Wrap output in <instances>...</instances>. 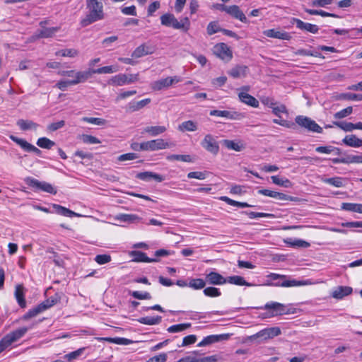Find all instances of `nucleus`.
Returning <instances> with one entry per match:
<instances>
[{"mask_svg": "<svg viewBox=\"0 0 362 362\" xmlns=\"http://www.w3.org/2000/svg\"><path fill=\"white\" fill-rule=\"evenodd\" d=\"M88 13L81 21V25L86 27L95 22L103 20L105 18V13L103 10V4L100 0H86Z\"/></svg>", "mask_w": 362, "mask_h": 362, "instance_id": "obj_1", "label": "nucleus"}, {"mask_svg": "<svg viewBox=\"0 0 362 362\" xmlns=\"http://www.w3.org/2000/svg\"><path fill=\"white\" fill-rule=\"evenodd\" d=\"M160 22L163 25L172 27L174 29L181 30L187 32L190 28V21L187 17L182 18L180 21L171 13H165L161 16Z\"/></svg>", "mask_w": 362, "mask_h": 362, "instance_id": "obj_2", "label": "nucleus"}, {"mask_svg": "<svg viewBox=\"0 0 362 362\" xmlns=\"http://www.w3.org/2000/svg\"><path fill=\"white\" fill-rule=\"evenodd\" d=\"M28 330V329L27 327H21L4 336L0 340V353L9 347L13 342L21 338Z\"/></svg>", "mask_w": 362, "mask_h": 362, "instance_id": "obj_3", "label": "nucleus"}, {"mask_svg": "<svg viewBox=\"0 0 362 362\" xmlns=\"http://www.w3.org/2000/svg\"><path fill=\"white\" fill-rule=\"evenodd\" d=\"M296 124H298L299 128L305 129L308 132H322V128L315 121L306 116L299 115L296 117Z\"/></svg>", "mask_w": 362, "mask_h": 362, "instance_id": "obj_4", "label": "nucleus"}, {"mask_svg": "<svg viewBox=\"0 0 362 362\" xmlns=\"http://www.w3.org/2000/svg\"><path fill=\"white\" fill-rule=\"evenodd\" d=\"M281 334V329L277 327H269L260 330L257 333L251 335L248 337V340L255 341L258 340V342L260 343L263 341L272 339L274 337H276Z\"/></svg>", "mask_w": 362, "mask_h": 362, "instance_id": "obj_5", "label": "nucleus"}, {"mask_svg": "<svg viewBox=\"0 0 362 362\" xmlns=\"http://www.w3.org/2000/svg\"><path fill=\"white\" fill-rule=\"evenodd\" d=\"M25 181L28 186L33 188L40 189L52 194H55L57 193V190L48 182H40L33 177H27Z\"/></svg>", "mask_w": 362, "mask_h": 362, "instance_id": "obj_6", "label": "nucleus"}, {"mask_svg": "<svg viewBox=\"0 0 362 362\" xmlns=\"http://www.w3.org/2000/svg\"><path fill=\"white\" fill-rule=\"evenodd\" d=\"M175 144L165 141L162 139H153L145 141L146 151H158L174 146Z\"/></svg>", "mask_w": 362, "mask_h": 362, "instance_id": "obj_7", "label": "nucleus"}, {"mask_svg": "<svg viewBox=\"0 0 362 362\" xmlns=\"http://www.w3.org/2000/svg\"><path fill=\"white\" fill-rule=\"evenodd\" d=\"M202 146L208 152L216 155L219 151V146L211 134H206L201 142Z\"/></svg>", "mask_w": 362, "mask_h": 362, "instance_id": "obj_8", "label": "nucleus"}, {"mask_svg": "<svg viewBox=\"0 0 362 362\" xmlns=\"http://www.w3.org/2000/svg\"><path fill=\"white\" fill-rule=\"evenodd\" d=\"M139 80L138 74H118L113 76L110 81V83L116 86H123L137 81Z\"/></svg>", "mask_w": 362, "mask_h": 362, "instance_id": "obj_9", "label": "nucleus"}, {"mask_svg": "<svg viewBox=\"0 0 362 362\" xmlns=\"http://www.w3.org/2000/svg\"><path fill=\"white\" fill-rule=\"evenodd\" d=\"M209 114L211 116L221 117L233 120H240L245 117V113L228 110H211Z\"/></svg>", "mask_w": 362, "mask_h": 362, "instance_id": "obj_10", "label": "nucleus"}, {"mask_svg": "<svg viewBox=\"0 0 362 362\" xmlns=\"http://www.w3.org/2000/svg\"><path fill=\"white\" fill-rule=\"evenodd\" d=\"M214 53L221 59L228 62L233 57V54L228 46L225 43H219L214 47Z\"/></svg>", "mask_w": 362, "mask_h": 362, "instance_id": "obj_11", "label": "nucleus"}, {"mask_svg": "<svg viewBox=\"0 0 362 362\" xmlns=\"http://www.w3.org/2000/svg\"><path fill=\"white\" fill-rule=\"evenodd\" d=\"M249 90V86H243L241 88L242 91L238 93L239 99L242 103L246 105L253 107H257L259 106V102L255 97L247 93Z\"/></svg>", "mask_w": 362, "mask_h": 362, "instance_id": "obj_12", "label": "nucleus"}, {"mask_svg": "<svg viewBox=\"0 0 362 362\" xmlns=\"http://www.w3.org/2000/svg\"><path fill=\"white\" fill-rule=\"evenodd\" d=\"M199 354L198 351L192 352L189 355L180 358L177 362H216L217 358L216 356H206L203 358L197 357Z\"/></svg>", "mask_w": 362, "mask_h": 362, "instance_id": "obj_13", "label": "nucleus"}, {"mask_svg": "<svg viewBox=\"0 0 362 362\" xmlns=\"http://www.w3.org/2000/svg\"><path fill=\"white\" fill-rule=\"evenodd\" d=\"M9 138L13 141H14L18 145H19L24 151H25L27 152H33L39 156H41L42 151L39 148H37V147L33 146V144L26 141L25 140H24L23 139L18 138L13 135H10Z\"/></svg>", "mask_w": 362, "mask_h": 362, "instance_id": "obj_14", "label": "nucleus"}, {"mask_svg": "<svg viewBox=\"0 0 362 362\" xmlns=\"http://www.w3.org/2000/svg\"><path fill=\"white\" fill-rule=\"evenodd\" d=\"M179 81H180V78L177 76L167 77L153 82L152 83V88L156 90H160L163 88H168L174 83H178Z\"/></svg>", "mask_w": 362, "mask_h": 362, "instance_id": "obj_15", "label": "nucleus"}, {"mask_svg": "<svg viewBox=\"0 0 362 362\" xmlns=\"http://www.w3.org/2000/svg\"><path fill=\"white\" fill-rule=\"evenodd\" d=\"M226 278L216 272H211L206 275V282L209 284L223 285L226 284Z\"/></svg>", "mask_w": 362, "mask_h": 362, "instance_id": "obj_16", "label": "nucleus"}, {"mask_svg": "<svg viewBox=\"0 0 362 362\" xmlns=\"http://www.w3.org/2000/svg\"><path fill=\"white\" fill-rule=\"evenodd\" d=\"M153 52L154 47L153 46L142 44L134 49L132 54V57L134 58H140L148 54H151Z\"/></svg>", "mask_w": 362, "mask_h": 362, "instance_id": "obj_17", "label": "nucleus"}, {"mask_svg": "<svg viewBox=\"0 0 362 362\" xmlns=\"http://www.w3.org/2000/svg\"><path fill=\"white\" fill-rule=\"evenodd\" d=\"M228 334H213L209 335L203 339L202 341L198 344V346H204L206 345H209L222 340H226L228 339Z\"/></svg>", "mask_w": 362, "mask_h": 362, "instance_id": "obj_18", "label": "nucleus"}, {"mask_svg": "<svg viewBox=\"0 0 362 362\" xmlns=\"http://www.w3.org/2000/svg\"><path fill=\"white\" fill-rule=\"evenodd\" d=\"M83 75V74H78L77 79L59 81L56 83L55 86L61 90L64 91L70 86H74L82 83V81L84 80L85 76Z\"/></svg>", "mask_w": 362, "mask_h": 362, "instance_id": "obj_19", "label": "nucleus"}, {"mask_svg": "<svg viewBox=\"0 0 362 362\" xmlns=\"http://www.w3.org/2000/svg\"><path fill=\"white\" fill-rule=\"evenodd\" d=\"M130 256L133 257V261L136 262H157L159 261L157 258L148 257L146 253L139 250L132 251Z\"/></svg>", "mask_w": 362, "mask_h": 362, "instance_id": "obj_20", "label": "nucleus"}, {"mask_svg": "<svg viewBox=\"0 0 362 362\" xmlns=\"http://www.w3.org/2000/svg\"><path fill=\"white\" fill-rule=\"evenodd\" d=\"M226 13L243 23H247V19L238 6L233 5L227 8Z\"/></svg>", "mask_w": 362, "mask_h": 362, "instance_id": "obj_21", "label": "nucleus"}, {"mask_svg": "<svg viewBox=\"0 0 362 362\" xmlns=\"http://www.w3.org/2000/svg\"><path fill=\"white\" fill-rule=\"evenodd\" d=\"M59 30V27L43 28L40 30H37L33 37L37 39L52 37Z\"/></svg>", "mask_w": 362, "mask_h": 362, "instance_id": "obj_22", "label": "nucleus"}, {"mask_svg": "<svg viewBox=\"0 0 362 362\" xmlns=\"http://www.w3.org/2000/svg\"><path fill=\"white\" fill-rule=\"evenodd\" d=\"M136 177V178L144 181H149L151 179H153L158 182H161L164 180V177L163 175L149 171L139 173Z\"/></svg>", "mask_w": 362, "mask_h": 362, "instance_id": "obj_23", "label": "nucleus"}, {"mask_svg": "<svg viewBox=\"0 0 362 362\" xmlns=\"http://www.w3.org/2000/svg\"><path fill=\"white\" fill-rule=\"evenodd\" d=\"M258 193L260 194L267 196V197H269L272 198H274L276 199H279V200H288V199L291 200L292 199L291 198H290L288 195H286L285 194L272 191V190H269V189H259L258 191Z\"/></svg>", "mask_w": 362, "mask_h": 362, "instance_id": "obj_24", "label": "nucleus"}, {"mask_svg": "<svg viewBox=\"0 0 362 362\" xmlns=\"http://www.w3.org/2000/svg\"><path fill=\"white\" fill-rule=\"evenodd\" d=\"M151 103L150 98H146L144 100H141L140 101H132L128 103L127 105V110L130 112H134L136 111H138L141 110V108L144 107L146 105L149 104Z\"/></svg>", "mask_w": 362, "mask_h": 362, "instance_id": "obj_25", "label": "nucleus"}, {"mask_svg": "<svg viewBox=\"0 0 362 362\" xmlns=\"http://www.w3.org/2000/svg\"><path fill=\"white\" fill-rule=\"evenodd\" d=\"M296 25L299 29L313 34L317 33L319 30V27L317 25L305 23L297 18H296Z\"/></svg>", "mask_w": 362, "mask_h": 362, "instance_id": "obj_26", "label": "nucleus"}, {"mask_svg": "<svg viewBox=\"0 0 362 362\" xmlns=\"http://www.w3.org/2000/svg\"><path fill=\"white\" fill-rule=\"evenodd\" d=\"M223 146L230 150H233L235 151H241L245 148V146L242 141H235L233 140L224 139L222 141Z\"/></svg>", "mask_w": 362, "mask_h": 362, "instance_id": "obj_27", "label": "nucleus"}, {"mask_svg": "<svg viewBox=\"0 0 362 362\" xmlns=\"http://www.w3.org/2000/svg\"><path fill=\"white\" fill-rule=\"evenodd\" d=\"M263 34L268 37L276 39L287 40L290 37L288 33L286 32H281L275 29H269L263 32Z\"/></svg>", "mask_w": 362, "mask_h": 362, "instance_id": "obj_28", "label": "nucleus"}, {"mask_svg": "<svg viewBox=\"0 0 362 362\" xmlns=\"http://www.w3.org/2000/svg\"><path fill=\"white\" fill-rule=\"evenodd\" d=\"M61 75L68 77H71L73 79H77L78 74H83L84 80L82 81V83H84L86 81L88 78H90V71L89 69L88 70L83 71H76L74 70H69V71H63L60 73Z\"/></svg>", "mask_w": 362, "mask_h": 362, "instance_id": "obj_29", "label": "nucleus"}, {"mask_svg": "<svg viewBox=\"0 0 362 362\" xmlns=\"http://www.w3.org/2000/svg\"><path fill=\"white\" fill-rule=\"evenodd\" d=\"M343 143L348 146L358 148L362 146V139L356 137V135H346L342 140Z\"/></svg>", "mask_w": 362, "mask_h": 362, "instance_id": "obj_30", "label": "nucleus"}, {"mask_svg": "<svg viewBox=\"0 0 362 362\" xmlns=\"http://www.w3.org/2000/svg\"><path fill=\"white\" fill-rule=\"evenodd\" d=\"M62 295L63 294L62 293H56L40 304L44 307L45 310H46L55 304L59 303Z\"/></svg>", "mask_w": 362, "mask_h": 362, "instance_id": "obj_31", "label": "nucleus"}, {"mask_svg": "<svg viewBox=\"0 0 362 362\" xmlns=\"http://www.w3.org/2000/svg\"><path fill=\"white\" fill-rule=\"evenodd\" d=\"M352 288L349 286H339L332 293V297L337 299H341L352 293Z\"/></svg>", "mask_w": 362, "mask_h": 362, "instance_id": "obj_32", "label": "nucleus"}, {"mask_svg": "<svg viewBox=\"0 0 362 362\" xmlns=\"http://www.w3.org/2000/svg\"><path fill=\"white\" fill-rule=\"evenodd\" d=\"M52 207L54 209L55 212L59 215L67 217L80 216L79 214L61 205L54 204Z\"/></svg>", "mask_w": 362, "mask_h": 362, "instance_id": "obj_33", "label": "nucleus"}, {"mask_svg": "<svg viewBox=\"0 0 362 362\" xmlns=\"http://www.w3.org/2000/svg\"><path fill=\"white\" fill-rule=\"evenodd\" d=\"M247 67L244 65H236L230 70L228 71V74L233 78H237L241 76H244L246 74Z\"/></svg>", "mask_w": 362, "mask_h": 362, "instance_id": "obj_34", "label": "nucleus"}, {"mask_svg": "<svg viewBox=\"0 0 362 362\" xmlns=\"http://www.w3.org/2000/svg\"><path fill=\"white\" fill-rule=\"evenodd\" d=\"M177 129L182 132H195L197 130L198 127L197 122L192 120H187L179 124Z\"/></svg>", "mask_w": 362, "mask_h": 362, "instance_id": "obj_35", "label": "nucleus"}, {"mask_svg": "<svg viewBox=\"0 0 362 362\" xmlns=\"http://www.w3.org/2000/svg\"><path fill=\"white\" fill-rule=\"evenodd\" d=\"M264 308L272 311V315L281 314L284 311V306L281 303L276 302H271L265 304Z\"/></svg>", "mask_w": 362, "mask_h": 362, "instance_id": "obj_36", "label": "nucleus"}, {"mask_svg": "<svg viewBox=\"0 0 362 362\" xmlns=\"http://www.w3.org/2000/svg\"><path fill=\"white\" fill-rule=\"evenodd\" d=\"M166 127L164 126H148L144 129V132L152 136H156L164 133Z\"/></svg>", "mask_w": 362, "mask_h": 362, "instance_id": "obj_37", "label": "nucleus"}, {"mask_svg": "<svg viewBox=\"0 0 362 362\" xmlns=\"http://www.w3.org/2000/svg\"><path fill=\"white\" fill-rule=\"evenodd\" d=\"M17 125L23 131L36 129L38 124L31 120L18 119L17 121Z\"/></svg>", "mask_w": 362, "mask_h": 362, "instance_id": "obj_38", "label": "nucleus"}, {"mask_svg": "<svg viewBox=\"0 0 362 362\" xmlns=\"http://www.w3.org/2000/svg\"><path fill=\"white\" fill-rule=\"evenodd\" d=\"M161 320H162V317L158 315V316H155V317L147 316V317H140L137 320V321L141 324L147 325H158L159 323H160Z\"/></svg>", "mask_w": 362, "mask_h": 362, "instance_id": "obj_39", "label": "nucleus"}, {"mask_svg": "<svg viewBox=\"0 0 362 362\" xmlns=\"http://www.w3.org/2000/svg\"><path fill=\"white\" fill-rule=\"evenodd\" d=\"M226 283L235 284L237 286H251L252 284L247 282L245 279L240 276H231L226 278Z\"/></svg>", "mask_w": 362, "mask_h": 362, "instance_id": "obj_40", "label": "nucleus"}, {"mask_svg": "<svg viewBox=\"0 0 362 362\" xmlns=\"http://www.w3.org/2000/svg\"><path fill=\"white\" fill-rule=\"evenodd\" d=\"M115 219L121 222L134 223L139 221L140 218L135 214H118Z\"/></svg>", "mask_w": 362, "mask_h": 362, "instance_id": "obj_41", "label": "nucleus"}, {"mask_svg": "<svg viewBox=\"0 0 362 362\" xmlns=\"http://www.w3.org/2000/svg\"><path fill=\"white\" fill-rule=\"evenodd\" d=\"M90 71V78L94 74H112L117 71V69L115 68L113 66H103L97 69H89Z\"/></svg>", "mask_w": 362, "mask_h": 362, "instance_id": "obj_42", "label": "nucleus"}, {"mask_svg": "<svg viewBox=\"0 0 362 362\" xmlns=\"http://www.w3.org/2000/svg\"><path fill=\"white\" fill-rule=\"evenodd\" d=\"M45 311L44 307L40 303L35 308L29 310L23 317V320H28L33 317L37 316L38 314Z\"/></svg>", "mask_w": 362, "mask_h": 362, "instance_id": "obj_43", "label": "nucleus"}, {"mask_svg": "<svg viewBox=\"0 0 362 362\" xmlns=\"http://www.w3.org/2000/svg\"><path fill=\"white\" fill-rule=\"evenodd\" d=\"M37 145L42 148L51 149L55 146V142L47 137H41L37 139Z\"/></svg>", "mask_w": 362, "mask_h": 362, "instance_id": "obj_44", "label": "nucleus"}, {"mask_svg": "<svg viewBox=\"0 0 362 362\" xmlns=\"http://www.w3.org/2000/svg\"><path fill=\"white\" fill-rule=\"evenodd\" d=\"M191 327V323H182L174 325L169 327L167 330L170 333L181 332L188 328Z\"/></svg>", "mask_w": 362, "mask_h": 362, "instance_id": "obj_45", "label": "nucleus"}, {"mask_svg": "<svg viewBox=\"0 0 362 362\" xmlns=\"http://www.w3.org/2000/svg\"><path fill=\"white\" fill-rule=\"evenodd\" d=\"M315 151L320 153H331L332 152H335L336 154L339 155L341 153V150L338 148L327 146H318L315 148Z\"/></svg>", "mask_w": 362, "mask_h": 362, "instance_id": "obj_46", "label": "nucleus"}, {"mask_svg": "<svg viewBox=\"0 0 362 362\" xmlns=\"http://www.w3.org/2000/svg\"><path fill=\"white\" fill-rule=\"evenodd\" d=\"M15 296H16V300L18 301V305L21 308H25L26 306V302H25V300L24 298V294H23V288L20 286H17L16 288Z\"/></svg>", "mask_w": 362, "mask_h": 362, "instance_id": "obj_47", "label": "nucleus"}, {"mask_svg": "<svg viewBox=\"0 0 362 362\" xmlns=\"http://www.w3.org/2000/svg\"><path fill=\"white\" fill-rule=\"evenodd\" d=\"M321 180L324 183L331 185L336 187H341L344 185L343 182H342V178L339 177H330V178L322 177V178H321Z\"/></svg>", "mask_w": 362, "mask_h": 362, "instance_id": "obj_48", "label": "nucleus"}, {"mask_svg": "<svg viewBox=\"0 0 362 362\" xmlns=\"http://www.w3.org/2000/svg\"><path fill=\"white\" fill-rule=\"evenodd\" d=\"M339 99L346 100H362V94H356L353 93H344L339 95Z\"/></svg>", "mask_w": 362, "mask_h": 362, "instance_id": "obj_49", "label": "nucleus"}, {"mask_svg": "<svg viewBox=\"0 0 362 362\" xmlns=\"http://www.w3.org/2000/svg\"><path fill=\"white\" fill-rule=\"evenodd\" d=\"M220 199L222 200V201H224L225 202H226L229 205L234 206H238V207H240V208H245V207H251V206H252V205H250V204H248L246 202H237V201H235L233 199H230L228 197H221L220 198Z\"/></svg>", "mask_w": 362, "mask_h": 362, "instance_id": "obj_50", "label": "nucleus"}, {"mask_svg": "<svg viewBox=\"0 0 362 362\" xmlns=\"http://www.w3.org/2000/svg\"><path fill=\"white\" fill-rule=\"evenodd\" d=\"M206 281L203 280L202 279H192L189 281L188 286L197 290L204 288L206 286Z\"/></svg>", "mask_w": 362, "mask_h": 362, "instance_id": "obj_51", "label": "nucleus"}, {"mask_svg": "<svg viewBox=\"0 0 362 362\" xmlns=\"http://www.w3.org/2000/svg\"><path fill=\"white\" fill-rule=\"evenodd\" d=\"M362 204L343 203L341 209L349 211L360 213Z\"/></svg>", "mask_w": 362, "mask_h": 362, "instance_id": "obj_52", "label": "nucleus"}, {"mask_svg": "<svg viewBox=\"0 0 362 362\" xmlns=\"http://www.w3.org/2000/svg\"><path fill=\"white\" fill-rule=\"evenodd\" d=\"M99 339L110 341V342H113L117 344H122V345H128L132 342L131 340L126 339V338H122V337L100 338Z\"/></svg>", "mask_w": 362, "mask_h": 362, "instance_id": "obj_53", "label": "nucleus"}, {"mask_svg": "<svg viewBox=\"0 0 362 362\" xmlns=\"http://www.w3.org/2000/svg\"><path fill=\"white\" fill-rule=\"evenodd\" d=\"M167 159L169 160H180L183 162L187 163H191L192 162V159L189 155H177V154H173L167 156Z\"/></svg>", "mask_w": 362, "mask_h": 362, "instance_id": "obj_54", "label": "nucleus"}, {"mask_svg": "<svg viewBox=\"0 0 362 362\" xmlns=\"http://www.w3.org/2000/svg\"><path fill=\"white\" fill-rule=\"evenodd\" d=\"M204 294L209 297H218L221 295L220 290L216 287H206L203 291Z\"/></svg>", "mask_w": 362, "mask_h": 362, "instance_id": "obj_55", "label": "nucleus"}, {"mask_svg": "<svg viewBox=\"0 0 362 362\" xmlns=\"http://www.w3.org/2000/svg\"><path fill=\"white\" fill-rule=\"evenodd\" d=\"M209 174V173L206 171H194L189 173L187 174V177L189 179H198L202 180H204Z\"/></svg>", "mask_w": 362, "mask_h": 362, "instance_id": "obj_56", "label": "nucleus"}, {"mask_svg": "<svg viewBox=\"0 0 362 362\" xmlns=\"http://www.w3.org/2000/svg\"><path fill=\"white\" fill-rule=\"evenodd\" d=\"M85 348H80L74 351H72L69 354H66L64 358L67 360V361H71L74 359L78 358L84 351Z\"/></svg>", "mask_w": 362, "mask_h": 362, "instance_id": "obj_57", "label": "nucleus"}, {"mask_svg": "<svg viewBox=\"0 0 362 362\" xmlns=\"http://www.w3.org/2000/svg\"><path fill=\"white\" fill-rule=\"evenodd\" d=\"M55 54L57 56L74 57L78 54V51L74 49H65L57 51Z\"/></svg>", "mask_w": 362, "mask_h": 362, "instance_id": "obj_58", "label": "nucleus"}, {"mask_svg": "<svg viewBox=\"0 0 362 362\" xmlns=\"http://www.w3.org/2000/svg\"><path fill=\"white\" fill-rule=\"evenodd\" d=\"M334 124L345 132H351L354 129V124L347 122H334Z\"/></svg>", "mask_w": 362, "mask_h": 362, "instance_id": "obj_59", "label": "nucleus"}, {"mask_svg": "<svg viewBox=\"0 0 362 362\" xmlns=\"http://www.w3.org/2000/svg\"><path fill=\"white\" fill-rule=\"evenodd\" d=\"M83 121L86 122L90 124H93L95 125L98 126H103L105 125L107 122L105 119L103 118H98V117H83L82 119Z\"/></svg>", "mask_w": 362, "mask_h": 362, "instance_id": "obj_60", "label": "nucleus"}, {"mask_svg": "<svg viewBox=\"0 0 362 362\" xmlns=\"http://www.w3.org/2000/svg\"><path fill=\"white\" fill-rule=\"evenodd\" d=\"M221 28H220L218 22L212 21L209 23L206 28L208 35H211L218 32H221Z\"/></svg>", "mask_w": 362, "mask_h": 362, "instance_id": "obj_61", "label": "nucleus"}, {"mask_svg": "<svg viewBox=\"0 0 362 362\" xmlns=\"http://www.w3.org/2000/svg\"><path fill=\"white\" fill-rule=\"evenodd\" d=\"M250 218H274V216L272 214H267V213H262V212H245Z\"/></svg>", "mask_w": 362, "mask_h": 362, "instance_id": "obj_62", "label": "nucleus"}, {"mask_svg": "<svg viewBox=\"0 0 362 362\" xmlns=\"http://www.w3.org/2000/svg\"><path fill=\"white\" fill-rule=\"evenodd\" d=\"M353 112V108L351 106L347 107L337 112H336L334 115L335 119H342L346 117V116L351 115Z\"/></svg>", "mask_w": 362, "mask_h": 362, "instance_id": "obj_63", "label": "nucleus"}, {"mask_svg": "<svg viewBox=\"0 0 362 362\" xmlns=\"http://www.w3.org/2000/svg\"><path fill=\"white\" fill-rule=\"evenodd\" d=\"M168 358V355L165 353L160 354L159 355L155 356L150 358L146 362H165Z\"/></svg>", "mask_w": 362, "mask_h": 362, "instance_id": "obj_64", "label": "nucleus"}]
</instances>
